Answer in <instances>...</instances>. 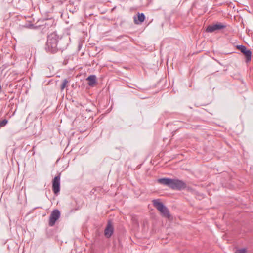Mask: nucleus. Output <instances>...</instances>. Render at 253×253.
<instances>
[{
	"mask_svg": "<svg viewBox=\"0 0 253 253\" xmlns=\"http://www.w3.org/2000/svg\"><path fill=\"white\" fill-rule=\"evenodd\" d=\"M246 253V250L245 248L237 250L235 252V253Z\"/></svg>",
	"mask_w": 253,
	"mask_h": 253,
	"instance_id": "4468645a",
	"label": "nucleus"
},
{
	"mask_svg": "<svg viewBox=\"0 0 253 253\" xmlns=\"http://www.w3.org/2000/svg\"><path fill=\"white\" fill-rule=\"evenodd\" d=\"M60 177L59 175L55 176L52 181V190L55 194H57L60 191Z\"/></svg>",
	"mask_w": 253,
	"mask_h": 253,
	"instance_id": "423d86ee",
	"label": "nucleus"
},
{
	"mask_svg": "<svg viewBox=\"0 0 253 253\" xmlns=\"http://www.w3.org/2000/svg\"><path fill=\"white\" fill-rule=\"evenodd\" d=\"M226 27V25L221 23H217L216 24L209 25L206 29V32L211 33L216 30H221Z\"/></svg>",
	"mask_w": 253,
	"mask_h": 253,
	"instance_id": "39448f33",
	"label": "nucleus"
},
{
	"mask_svg": "<svg viewBox=\"0 0 253 253\" xmlns=\"http://www.w3.org/2000/svg\"><path fill=\"white\" fill-rule=\"evenodd\" d=\"M158 182L172 189L181 190L186 187V184L184 181L177 179L160 178L158 179Z\"/></svg>",
	"mask_w": 253,
	"mask_h": 253,
	"instance_id": "f257e3e1",
	"label": "nucleus"
},
{
	"mask_svg": "<svg viewBox=\"0 0 253 253\" xmlns=\"http://www.w3.org/2000/svg\"><path fill=\"white\" fill-rule=\"evenodd\" d=\"M237 48L240 50L242 53L247 49V47L243 45H237Z\"/></svg>",
	"mask_w": 253,
	"mask_h": 253,
	"instance_id": "f8f14e48",
	"label": "nucleus"
},
{
	"mask_svg": "<svg viewBox=\"0 0 253 253\" xmlns=\"http://www.w3.org/2000/svg\"><path fill=\"white\" fill-rule=\"evenodd\" d=\"M68 83L69 81L67 79L63 80V82L60 86V89L61 91H63L66 87H67Z\"/></svg>",
	"mask_w": 253,
	"mask_h": 253,
	"instance_id": "9b49d317",
	"label": "nucleus"
},
{
	"mask_svg": "<svg viewBox=\"0 0 253 253\" xmlns=\"http://www.w3.org/2000/svg\"><path fill=\"white\" fill-rule=\"evenodd\" d=\"M88 81V85L93 86L96 83V77L95 75H90L86 79Z\"/></svg>",
	"mask_w": 253,
	"mask_h": 253,
	"instance_id": "6e6552de",
	"label": "nucleus"
},
{
	"mask_svg": "<svg viewBox=\"0 0 253 253\" xmlns=\"http://www.w3.org/2000/svg\"><path fill=\"white\" fill-rule=\"evenodd\" d=\"M145 15L143 13H138V20L139 21V22L137 21V20L136 19L134 20L135 21V23L136 24H140V23H142L144 20H145Z\"/></svg>",
	"mask_w": 253,
	"mask_h": 253,
	"instance_id": "9d476101",
	"label": "nucleus"
},
{
	"mask_svg": "<svg viewBox=\"0 0 253 253\" xmlns=\"http://www.w3.org/2000/svg\"><path fill=\"white\" fill-rule=\"evenodd\" d=\"M154 207L161 212L163 216L169 218L170 215L168 208L159 200H154L153 201Z\"/></svg>",
	"mask_w": 253,
	"mask_h": 253,
	"instance_id": "7ed1b4c3",
	"label": "nucleus"
},
{
	"mask_svg": "<svg viewBox=\"0 0 253 253\" xmlns=\"http://www.w3.org/2000/svg\"><path fill=\"white\" fill-rule=\"evenodd\" d=\"M242 53H243L246 56V60L247 62H248L251 60L252 52L250 50H248L247 49Z\"/></svg>",
	"mask_w": 253,
	"mask_h": 253,
	"instance_id": "1a4fd4ad",
	"label": "nucleus"
},
{
	"mask_svg": "<svg viewBox=\"0 0 253 253\" xmlns=\"http://www.w3.org/2000/svg\"><path fill=\"white\" fill-rule=\"evenodd\" d=\"M60 212L58 210H54L49 217V225L53 226L54 225L56 221L59 218Z\"/></svg>",
	"mask_w": 253,
	"mask_h": 253,
	"instance_id": "20e7f679",
	"label": "nucleus"
},
{
	"mask_svg": "<svg viewBox=\"0 0 253 253\" xmlns=\"http://www.w3.org/2000/svg\"><path fill=\"white\" fill-rule=\"evenodd\" d=\"M2 89L1 86L0 85V94L2 92Z\"/></svg>",
	"mask_w": 253,
	"mask_h": 253,
	"instance_id": "2eb2a0df",
	"label": "nucleus"
},
{
	"mask_svg": "<svg viewBox=\"0 0 253 253\" xmlns=\"http://www.w3.org/2000/svg\"><path fill=\"white\" fill-rule=\"evenodd\" d=\"M7 123V120L6 119H4L2 121L0 122V127L6 125Z\"/></svg>",
	"mask_w": 253,
	"mask_h": 253,
	"instance_id": "ddd939ff",
	"label": "nucleus"
},
{
	"mask_svg": "<svg viewBox=\"0 0 253 253\" xmlns=\"http://www.w3.org/2000/svg\"><path fill=\"white\" fill-rule=\"evenodd\" d=\"M114 228L110 222H108L104 231V235L106 237L110 238L113 233Z\"/></svg>",
	"mask_w": 253,
	"mask_h": 253,
	"instance_id": "0eeeda50",
	"label": "nucleus"
},
{
	"mask_svg": "<svg viewBox=\"0 0 253 253\" xmlns=\"http://www.w3.org/2000/svg\"><path fill=\"white\" fill-rule=\"evenodd\" d=\"M58 38L55 33H51L48 36L45 49L47 52L55 53L58 50Z\"/></svg>",
	"mask_w": 253,
	"mask_h": 253,
	"instance_id": "f03ea898",
	"label": "nucleus"
}]
</instances>
